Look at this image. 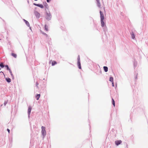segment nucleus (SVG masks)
I'll list each match as a JSON object with an SVG mask.
<instances>
[{"instance_id": "nucleus-10", "label": "nucleus", "mask_w": 148, "mask_h": 148, "mask_svg": "<svg viewBox=\"0 0 148 148\" xmlns=\"http://www.w3.org/2000/svg\"><path fill=\"white\" fill-rule=\"evenodd\" d=\"M34 14L37 18H39L40 17V14L38 12L35 11L34 12Z\"/></svg>"}, {"instance_id": "nucleus-23", "label": "nucleus", "mask_w": 148, "mask_h": 148, "mask_svg": "<svg viewBox=\"0 0 148 148\" xmlns=\"http://www.w3.org/2000/svg\"><path fill=\"white\" fill-rule=\"evenodd\" d=\"M134 67L136 66L137 65V62H134Z\"/></svg>"}, {"instance_id": "nucleus-27", "label": "nucleus", "mask_w": 148, "mask_h": 148, "mask_svg": "<svg viewBox=\"0 0 148 148\" xmlns=\"http://www.w3.org/2000/svg\"><path fill=\"white\" fill-rule=\"evenodd\" d=\"M6 81L8 82H9V78H6Z\"/></svg>"}, {"instance_id": "nucleus-41", "label": "nucleus", "mask_w": 148, "mask_h": 148, "mask_svg": "<svg viewBox=\"0 0 148 148\" xmlns=\"http://www.w3.org/2000/svg\"><path fill=\"white\" fill-rule=\"evenodd\" d=\"M103 9H104V10H105V8H104Z\"/></svg>"}, {"instance_id": "nucleus-24", "label": "nucleus", "mask_w": 148, "mask_h": 148, "mask_svg": "<svg viewBox=\"0 0 148 148\" xmlns=\"http://www.w3.org/2000/svg\"><path fill=\"white\" fill-rule=\"evenodd\" d=\"M0 66L1 68H3L4 67L3 65V63H1L0 64Z\"/></svg>"}, {"instance_id": "nucleus-17", "label": "nucleus", "mask_w": 148, "mask_h": 148, "mask_svg": "<svg viewBox=\"0 0 148 148\" xmlns=\"http://www.w3.org/2000/svg\"><path fill=\"white\" fill-rule=\"evenodd\" d=\"M109 81L111 82H113V78L112 77H110Z\"/></svg>"}, {"instance_id": "nucleus-4", "label": "nucleus", "mask_w": 148, "mask_h": 148, "mask_svg": "<svg viewBox=\"0 0 148 148\" xmlns=\"http://www.w3.org/2000/svg\"><path fill=\"white\" fill-rule=\"evenodd\" d=\"M32 108V107L30 106H29L28 108V117L29 118H30V115L31 111Z\"/></svg>"}, {"instance_id": "nucleus-11", "label": "nucleus", "mask_w": 148, "mask_h": 148, "mask_svg": "<svg viewBox=\"0 0 148 148\" xmlns=\"http://www.w3.org/2000/svg\"><path fill=\"white\" fill-rule=\"evenodd\" d=\"M122 142L121 140H116L115 141V144L118 146L120 145Z\"/></svg>"}, {"instance_id": "nucleus-31", "label": "nucleus", "mask_w": 148, "mask_h": 148, "mask_svg": "<svg viewBox=\"0 0 148 148\" xmlns=\"http://www.w3.org/2000/svg\"><path fill=\"white\" fill-rule=\"evenodd\" d=\"M38 82H37L36 83V86H37V87L38 86Z\"/></svg>"}, {"instance_id": "nucleus-36", "label": "nucleus", "mask_w": 148, "mask_h": 148, "mask_svg": "<svg viewBox=\"0 0 148 148\" xmlns=\"http://www.w3.org/2000/svg\"><path fill=\"white\" fill-rule=\"evenodd\" d=\"M29 29H30V30L32 31V28H29Z\"/></svg>"}, {"instance_id": "nucleus-14", "label": "nucleus", "mask_w": 148, "mask_h": 148, "mask_svg": "<svg viewBox=\"0 0 148 148\" xmlns=\"http://www.w3.org/2000/svg\"><path fill=\"white\" fill-rule=\"evenodd\" d=\"M11 55L12 56H13L15 58H17V56L16 54L12 53H11Z\"/></svg>"}, {"instance_id": "nucleus-21", "label": "nucleus", "mask_w": 148, "mask_h": 148, "mask_svg": "<svg viewBox=\"0 0 148 148\" xmlns=\"http://www.w3.org/2000/svg\"><path fill=\"white\" fill-rule=\"evenodd\" d=\"M112 103L113 105L114 106H115V102L114 100L112 98Z\"/></svg>"}, {"instance_id": "nucleus-40", "label": "nucleus", "mask_w": 148, "mask_h": 148, "mask_svg": "<svg viewBox=\"0 0 148 148\" xmlns=\"http://www.w3.org/2000/svg\"><path fill=\"white\" fill-rule=\"evenodd\" d=\"M136 79L137 78V76L136 77Z\"/></svg>"}, {"instance_id": "nucleus-34", "label": "nucleus", "mask_w": 148, "mask_h": 148, "mask_svg": "<svg viewBox=\"0 0 148 148\" xmlns=\"http://www.w3.org/2000/svg\"><path fill=\"white\" fill-rule=\"evenodd\" d=\"M7 131L9 133V129H7Z\"/></svg>"}, {"instance_id": "nucleus-32", "label": "nucleus", "mask_w": 148, "mask_h": 148, "mask_svg": "<svg viewBox=\"0 0 148 148\" xmlns=\"http://www.w3.org/2000/svg\"><path fill=\"white\" fill-rule=\"evenodd\" d=\"M45 30L46 31H47L48 30V28H45Z\"/></svg>"}, {"instance_id": "nucleus-5", "label": "nucleus", "mask_w": 148, "mask_h": 148, "mask_svg": "<svg viewBox=\"0 0 148 148\" xmlns=\"http://www.w3.org/2000/svg\"><path fill=\"white\" fill-rule=\"evenodd\" d=\"M100 13V18H101V20H104V15L103 14V13L100 10L99 12Z\"/></svg>"}, {"instance_id": "nucleus-35", "label": "nucleus", "mask_w": 148, "mask_h": 148, "mask_svg": "<svg viewBox=\"0 0 148 148\" xmlns=\"http://www.w3.org/2000/svg\"><path fill=\"white\" fill-rule=\"evenodd\" d=\"M99 0H96V1H97V2H99Z\"/></svg>"}, {"instance_id": "nucleus-28", "label": "nucleus", "mask_w": 148, "mask_h": 148, "mask_svg": "<svg viewBox=\"0 0 148 148\" xmlns=\"http://www.w3.org/2000/svg\"><path fill=\"white\" fill-rule=\"evenodd\" d=\"M112 82V86L113 87H114V82Z\"/></svg>"}, {"instance_id": "nucleus-2", "label": "nucleus", "mask_w": 148, "mask_h": 148, "mask_svg": "<svg viewBox=\"0 0 148 148\" xmlns=\"http://www.w3.org/2000/svg\"><path fill=\"white\" fill-rule=\"evenodd\" d=\"M41 129H42L41 132H42V135L43 136V137L44 138V137L46 135V130H45V127L42 126L41 127Z\"/></svg>"}, {"instance_id": "nucleus-20", "label": "nucleus", "mask_w": 148, "mask_h": 148, "mask_svg": "<svg viewBox=\"0 0 148 148\" xmlns=\"http://www.w3.org/2000/svg\"><path fill=\"white\" fill-rule=\"evenodd\" d=\"M10 74L11 75V76L12 77V79H14V76L13 75V74H12V72H11V70H10Z\"/></svg>"}, {"instance_id": "nucleus-19", "label": "nucleus", "mask_w": 148, "mask_h": 148, "mask_svg": "<svg viewBox=\"0 0 148 148\" xmlns=\"http://www.w3.org/2000/svg\"><path fill=\"white\" fill-rule=\"evenodd\" d=\"M57 64L56 62L55 61H53L52 62V65L54 66Z\"/></svg>"}, {"instance_id": "nucleus-12", "label": "nucleus", "mask_w": 148, "mask_h": 148, "mask_svg": "<svg viewBox=\"0 0 148 148\" xmlns=\"http://www.w3.org/2000/svg\"><path fill=\"white\" fill-rule=\"evenodd\" d=\"M77 64L78 67V68L79 69H81V67L80 61H77Z\"/></svg>"}, {"instance_id": "nucleus-39", "label": "nucleus", "mask_w": 148, "mask_h": 148, "mask_svg": "<svg viewBox=\"0 0 148 148\" xmlns=\"http://www.w3.org/2000/svg\"><path fill=\"white\" fill-rule=\"evenodd\" d=\"M34 0L35 1H38V0Z\"/></svg>"}, {"instance_id": "nucleus-16", "label": "nucleus", "mask_w": 148, "mask_h": 148, "mask_svg": "<svg viewBox=\"0 0 148 148\" xmlns=\"http://www.w3.org/2000/svg\"><path fill=\"white\" fill-rule=\"evenodd\" d=\"M40 94H37L36 96V98L37 100H38L40 97Z\"/></svg>"}, {"instance_id": "nucleus-13", "label": "nucleus", "mask_w": 148, "mask_h": 148, "mask_svg": "<svg viewBox=\"0 0 148 148\" xmlns=\"http://www.w3.org/2000/svg\"><path fill=\"white\" fill-rule=\"evenodd\" d=\"M101 26L102 27H103L105 25V23L104 22V20H101Z\"/></svg>"}, {"instance_id": "nucleus-38", "label": "nucleus", "mask_w": 148, "mask_h": 148, "mask_svg": "<svg viewBox=\"0 0 148 148\" xmlns=\"http://www.w3.org/2000/svg\"><path fill=\"white\" fill-rule=\"evenodd\" d=\"M10 82H11V79L10 78Z\"/></svg>"}, {"instance_id": "nucleus-26", "label": "nucleus", "mask_w": 148, "mask_h": 148, "mask_svg": "<svg viewBox=\"0 0 148 148\" xmlns=\"http://www.w3.org/2000/svg\"><path fill=\"white\" fill-rule=\"evenodd\" d=\"M77 61H80V57H79V55L78 56V57L77 58Z\"/></svg>"}, {"instance_id": "nucleus-18", "label": "nucleus", "mask_w": 148, "mask_h": 148, "mask_svg": "<svg viewBox=\"0 0 148 148\" xmlns=\"http://www.w3.org/2000/svg\"><path fill=\"white\" fill-rule=\"evenodd\" d=\"M38 7H40L41 8H43L44 7V6L42 4H39V5Z\"/></svg>"}, {"instance_id": "nucleus-9", "label": "nucleus", "mask_w": 148, "mask_h": 148, "mask_svg": "<svg viewBox=\"0 0 148 148\" xmlns=\"http://www.w3.org/2000/svg\"><path fill=\"white\" fill-rule=\"evenodd\" d=\"M40 32L41 33H42V34H43L44 35H45V36L47 38V39L49 40H51V39L49 38V37L48 36V35L46 34V33H44L42 31H41V30H40Z\"/></svg>"}, {"instance_id": "nucleus-29", "label": "nucleus", "mask_w": 148, "mask_h": 148, "mask_svg": "<svg viewBox=\"0 0 148 148\" xmlns=\"http://www.w3.org/2000/svg\"><path fill=\"white\" fill-rule=\"evenodd\" d=\"M47 27H48L47 25H45L44 28H47Z\"/></svg>"}, {"instance_id": "nucleus-7", "label": "nucleus", "mask_w": 148, "mask_h": 148, "mask_svg": "<svg viewBox=\"0 0 148 148\" xmlns=\"http://www.w3.org/2000/svg\"><path fill=\"white\" fill-rule=\"evenodd\" d=\"M23 20L28 27H29V28H31V27H30L29 23L27 21H26L24 19H23Z\"/></svg>"}, {"instance_id": "nucleus-22", "label": "nucleus", "mask_w": 148, "mask_h": 148, "mask_svg": "<svg viewBox=\"0 0 148 148\" xmlns=\"http://www.w3.org/2000/svg\"><path fill=\"white\" fill-rule=\"evenodd\" d=\"M97 6L99 7H100L101 6V4H100V1H99V2H97Z\"/></svg>"}, {"instance_id": "nucleus-37", "label": "nucleus", "mask_w": 148, "mask_h": 148, "mask_svg": "<svg viewBox=\"0 0 148 148\" xmlns=\"http://www.w3.org/2000/svg\"><path fill=\"white\" fill-rule=\"evenodd\" d=\"M107 28H103L104 29V31L105 30V29H106Z\"/></svg>"}, {"instance_id": "nucleus-6", "label": "nucleus", "mask_w": 148, "mask_h": 148, "mask_svg": "<svg viewBox=\"0 0 148 148\" xmlns=\"http://www.w3.org/2000/svg\"><path fill=\"white\" fill-rule=\"evenodd\" d=\"M43 4L45 7V9H46V10L47 9L48 10L49 6L47 3L46 2H43Z\"/></svg>"}, {"instance_id": "nucleus-8", "label": "nucleus", "mask_w": 148, "mask_h": 148, "mask_svg": "<svg viewBox=\"0 0 148 148\" xmlns=\"http://www.w3.org/2000/svg\"><path fill=\"white\" fill-rule=\"evenodd\" d=\"M40 32L41 33H42V34H43L44 35H45V36L47 38V39L49 40H51V39L49 38V37L48 36V35L46 34V33H44L42 31H41V30H40Z\"/></svg>"}, {"instance_id": "nucleus-3", "label": "nucleus", "mask_w": 148, "mask_h": 148, "mask_svg": "<svg viewBox=\"0 0 148 148\" xmlns=\"http://www.w3.org/2000/svg\"><path fill=\"white\" fill-rule=\"evenodd\" d=\"M134 31V30L133 29L132 30L131 32L130 33L131 35V38L132 39H134L135 38Z\"/></svg>"}, {"instance_id": "nucleus-1", "label": "nucleus", "mask_w": 148, "mask_h": 148, "mask_svg": "<svg viewBox=\"0 0 148 148\" xmlns=\"http://www.w3.org/2000/svg\"><path fill=\"white\" fill-rule=\"evenodd\" d=\"M46 12V16H45L46 19L48 21L50 20L52 18V16L50 12L49 11L48 12L46 9H45Z\"/></svg>"}, {"instance_id": "nucleus-33", "label": "nucleus", "mask_w": 148, "mask_h": 148, "mask_svg": "<svg viewBox=\"0 0 148 148\" xmlns=\"http://www.w3.org/2000/svg\"><path fill=\"white\" fill-rule=\"evenodd\" d=\"M6 67H7V69H8L9 68L8 66V65H7L6 66Z\"/></svg>"}, {"instance_id": "nucleus-25", "label": "nucleus", "mask_w": 148, "mask_h": 148, "mask_svg": "<svg viewBox=\"0 0 148 148\" xmlns=\"http://www.w3.org/2000/svg\"><path fill=\"white\" fill-rule=\"evenodd\" d=\"M39 4H36L35 3H33V5H34L38 7Z\"/></svg>"}, {"instance_id": "nucleus-30", "label": "nucleus", "mask_w": 148, "mask_h": 148, "mask_svg": "<svg viewBox=\"0 0 148 148\" xmlns=\"http://www.w3.org/2000/svg\"><path fill=\"white\" fill-rule=\"evenodd\" d=\"M51 0H47V1L48 3Z\"/></svg>"}, {"instance_id": "nucleus-15", "label": "nucleus", "mask_w": 148, "mask_h": 148, "mask_svg": "<svg viewBox=\"0 0 148 148\" xmlns=\"http://www.w3.org/2000/svg\"><path fill=\"white\" fill-rule=\"evenodd\" d=\"M104 70L105 72H107L108 71V67L106 66H104L103 67Z\"/></svg>"}]
</instances>
